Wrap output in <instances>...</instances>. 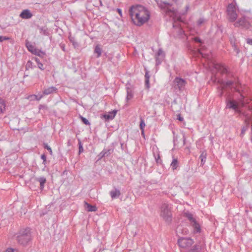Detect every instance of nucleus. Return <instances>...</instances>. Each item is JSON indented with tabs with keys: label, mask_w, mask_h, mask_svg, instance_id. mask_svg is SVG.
Segmentation results:
<instances>
[{
	"label": "nucleus",
	"mask_w": 252,
	"mask_h": 252,
	"mask_svg": "<svg viewBox=\"0 0 252 252\" xmlns=\"http://www.w3.org/2000/svg\"><path fill=\"white\" fill-rule=\"evenodd\" d=\"M5 110V104L2 98H0V114L3 113Z\"/></svg>",
	"instance_id": "obj_21"
},
{
	"label": "nucleus",
	"mask_w": 252,
	"mask_h": 252,
	"mask_svg": "<svg viewBox=\"0 0 252 252\" xmlns=\"http://www.w3.org/2000/svg\"><path fill=\"white\" fill-rule=\"evenodd\" d=\"M94 52L97 54V57H99L101 56V49L98 46L95 47Z\"/></svg>",
	"instance_id": "obj_27"
},
{
	"label": "nucleus",
	"mask_w": 252,
	"mask_h": 252,
	"mask_svg": "<svg viewBox=\"0 0 252 252\" xmlns=\"http://www.w3.org/2000/svg\"><path fill=\"white\" fill-rule=\"evenodd\" d=\"M201 247L199 245H195L193 248L190 250V252H199Z\"/></svg>",
	"instance_id": "obj_29"
},
{
	"label": "nucleus",
	"mask_w": 252,
	"mask_h": 252,
	"mask_svg": "<svg viewBox=\"0 0 252 252\" xmlns=\"http://www.w3.org/2000/svg\"><path fill=\"white\" fill-rule=\"evenodd\" d=\"M31 239L30 230L26 228L20 230L17 236V241L19 244L26 245Z\"/></svg>",
	"instance_id": "obj_4"
},
{
	"label": "nucleus",
	"mask_w": 252,
	"mask_h": 252,
	"mask_svg": "<svg viewBox=\"0 0 252 252\" xmlns=\"http://www.w3.org/2000/svg\"><path fill=\"white\" fill-rule=\"evenodd\" d=\"M145 86L147 88H149L150 87V84H149V79H150V75H149L148 73L147 72L145 73Z\"/></svg>",
	"instance_id": "obj_23"
},
{
	"label": "nucleus",
	"mask_w": 252,
	"mask_h": 252,
	"mask_svg": "<svg viewBox=\"0 0 252 252\" xmlns=\"http://www.w3.org/2000/svg\"><path fill=\"white\" fill-rule=\"evenodd\" d=\"M206 22V20L204 18H199L197 21V25L198 26H200L202 24H204Z\"/></svg>",
	"instance_id": "obj_26"
},
{
	"label": "nucleus",
	"mask_w": 252,
	"mask_h": 252,
	"mask_svg": "<svg viewBox=\"0 0 252 252\" xmlns=\"http://www.w3.org/2000/svg\"><path fill=\"white\" fill-rule=\"evenodd\" d=\"M117 112V110L109 112L108 114L102 115V117L106 120H112L115 117Z\"/></svg>",
	"instance_id": "obj_14"
},
{
	"label": "nucleus",
	"mask_w": 252,
	"mask_h": 252,
	"mask_svg": "<svg viewBox=\"0 0 252 252\" xmlns=\"http://www.w3.org/2000/svg\"><path fill=\"white\" fill-rule=\"evenodd\" d=\"M177 119H178L180 121H183L184 119L182 117H181L180 114H178L177 115Z\"/></svg>",
	"instance_id": "obj_44"
},
{
	"label": "nucleus",
	"mask_w": 252,
	"mask_h": 252,
	"mask_svg": "<svg viewBox=\"0 0 252 252\" xmlns=\"http://www.w3.org/2000/svg\"><path fill=\"white\" fill-rule=\"evenodd\" d=\"M166 4H167V5H170V4L169 3H167Z\"/></svg>",
	"instance_id": "obj_55"
},
{
	"label": "nucleus",
	"mask_w": 252,
	"mask_h": 252,
	"mask_svg": "<svg viewBox=\"0 0 252 252\" xmlns=\"http://www.w3.org/2000/svg\"><path fill=\"white\" fill-rule=\"evenodd\" d=\"M57 88L55 87H50L48 88L45 89L43 91V94L49 95L57 91Z\"/></svg>",
	"instance_id": "obj_15"
},
{
	"label": "nucleus",
	"mask_w": 252,
	"mask_h": 252,
	"mask_svg": "<svg viewBox=\"0 0 252 252\" xmlns=\"http://www.w3.org/2000/svg\"><path fill=\"white\" fill-rule=\"evenodd\" d=\"M241 18L235 23V27L248 29L251 26L252 14L250 11L245 10Z\"/></svg>",
	"instance_id": "obj_2"
},
{
	"label": "nucleus",
	"mask_w": 252,
	"mask_h": 252,
	"mask_svg": "<svg viewBox=\"0 0 252 252\" xmlns=\"http://www.w3.org/2000/svg\"><path fill=\"white\" fill-rule=\"evenodd\" d=\"M215 67L222 73H225L227 72V69L226 68V67L223 65L220 64H216L215 65Z\"/></svg>",
	"instance_id": "obj_18"
},
{
	"label": "nucleus",
	"mask_w": 252,
	"mask_h": 252,
	"mask_svg": "<svg viewBox=\"0 0 252 252\" xmlns=\"http://www.w3.org/2000/svg\"><path fill=\"white\" fill-rule=\"evenodd\" d=\"M247 43L250 45H252V39L248 38L247 40Z\"/></svg>",
	"instance_id": "obj_45"
},
{
	"label": "nucleus",
	"mask_w": 252,
	"mask_h": 252,
	"mask_svg": "<svg viewBox=\"0 0 252 252\" xmlns=\"http://www.w3.org/2000/svg\"><path fill=\"white\" fill-rule=\"evenodd\" d=\"M80 118L84 124H85L86 125H88V126L90 125V124H91L90 123L86 118H85L81 116H80Z\"/></svg>",
	"instance_id": "obj_30"
},
{
	"label": "nucleus",
	"mask_w": 252,
	"mask_h": 252,
	"mask_svg": "<svg viewBox=\"0 0 252 252\" xmlns=\"http://www.w3.org/2000/svg\"><path fill=\"white\" fill-rule=\"evenodd\" d=\"M176 232L178 235H179V234L185 235V234H188V230L187 228H184L181 226H179L177 228Z\"/></svg>",
	"instance_id": "obj_16"
},
{
	"label": "nucleus",
	"mask_w": 252,
	"mask_h": 252,
	"mask_svg": "<svg viewBox=\"0 0 252 252\" xmlns=\"http://www.w3.org/2000/svg\"><path fill=\"white\" fill-rule=\"evenodd\" d=\"M178 243L181 248L188 249L193 244V241L189 238L182 237L178 239Z\"/></svg>",
	"instance_id": "obj_9"
},
{
	"label": "nucleus",
	"mask_w": 252,
	"mask_h": 252,
	"mask_svg": "<svg viewBox=\"0 0 252 252\" xmlns=\"http://www.w3.org/2000/svg\"><path fill=\"white\" fill-rule=\"evenodd\" d=\"M128 12L131 21L137 26L143 25L150 18V11L142 5L135 4L131 6Z\"/></svg>",
	"instance_id": "obj_1"
},
{
	"label": "nucleus",
	"mask_w": 252,
	"mask_h": 252,
	"mask_svg": "<svg viewBox=\"0 0 252 252\" xmlns=\"http://www.w3.org/2000/svg\"><path fill=\"white\" fill-rule=\"evenodd\" d=\"M173 1H174V2H177V0H172Z\"/></svg>",
	"instance_id": "obj_54"
},
{
	"label": "nucleus",
	"mask_w": 252,
	"mask_h": 252,
	"mask_svg": "<svg viewBox=\"0 0 252 252\" xmlns=\"http://www.w3.org/2000/svg\"><path fill=\"white\" fill-rule=\"evenodd\" d=\"M26 46L30 52L35 55L41 57L45 55V53L43 51L36 49L34 46L29 42L26 43Z\"/></svg>",
	"instance_id": "obj_10"
},
{
	"label": "nucleus",
	"mask_w": 252,
	"mask_h": 252,
	"mask_svg": "<svg viewBox=\"0 0 252 252\" xmlns=\"http://www.w3.org/2000/svg\"><path fill=\"white\" fill-rule=\"evenodd\" d=\"M78 141H79V143H78V145H79V153H81L82 152H83V146L81 144V141L80 139H78Z\"/></svg>",
	"instance_id": "obj_33"
},
{
	"label": "nucleus",
	"mask_w": 252,
	"mask_h": 252,
	"mask_svg": "<svg viewBox=\"0 0 252 252\" xmlns=\"http://www.w3.org/2000/svg\"><path fill=\"white\" fill-rule=\"evenodd\" d=\"M35 61L37 63V64L39 63H40V61H39V59L37 58H35Z\"/></svg>",
	"instance_id": "obj_49"
},
{
	"label": "nucleus",
	"mask_w": 252,
	"mask_h": 252,
	"mask_svg": "<svg viewBox=\"0 0 252 252\" xmlns=\"http://www.w3.org/2000/svg\"><path fill=\"white\" fill-rule=\"evenodd\" d=\"M36 180L40 183V189H43L44 187V184L46 182V179L44 177H40L36 178Z\"/></svg>",
	"instance_id": "obj_17"
},
{
	"label": "nucleus",
	"mask_w": 252,
	"mask_h": 252,
	"mask_svg": "<svg viewBox=\"0 0 252 252\" xmlns=\"http://www.w3.org/2000/svg\"><path fill=\"white\" fill-rule=\"evenodd\" d=\"M106 157H108L112 153L111 149H104L103 151Z\"/></svg>",
	"instance_id": "obj_31"
},
{
	"label": "nucleus",
	"mask_w": 252,
	"mask_h": 252,
	"mask_svg": "<svg viewBox=\"0 0 252 252\" xmlns=\"http://www.w3.org/2000/svg\"><path fill=\"white\" fill-rule=\"evenodd\" d=\"M5 252H18V251L16 249L8 248L6 250Z\"/></svg>",
	"instance_id": "obj_34"
},
{
	"label": "nucleus",
	"mask_w": 252,
	"mask_h": 252,
	"mask_svg": "<svg viewBox=\"0 0 252 252\" xmlns=\"http://www.w3.org/2000/svg\"><path fill=\"white\" fill-rule=\"evenodd\" d=\"M69 39H70V41L72 43V44L74 47L78 46L77 42L75 41V40L73 38H70Z\"/></svg>",
	"instance_id": "obj_36"
},
{
	"label": "nucleus",
	"mask_w": 252,
	"mask_h": 252,
	"mask_svg": "<svg viewBox=\"0 0 252 252\" xmlns=\"http://www.w3.org/2000/svg\"><path fill=\"white\" fill-rule=\"evenodd\" d=\"M38 67H39V68H40V69L41 70H44V65L42 63H39L38 64Z\"/></svg>",
	"instance_id": "obj_42"
},
{
	"label": "nucleus",
	"mask_w": 252,
	"mask_h": 252,
	"mask_svg": "<svg viewBox=\"0 0 252 252\" xmlns=\"http://www.w3.org/2000/svg\"><path fill=\"white\" fill-rule=\"evenodd\" d=\"M236 80L234 79L233 80H228V81H224L222 80L220 82V85L221 87V92L220 93V95L221 96L223 94V90L225 89L226 88H234L236 85Z\"/></svg>",
	"instance_id": "obj_8"
},
{
	"label": "nucleus",
	"mask_w": 252,
	"mask_h": 252,
	"mask_svg": "<svg viewBox=\"0 0 252 252\" xmlns=\"http://www.w3.org/2000/svg\"><path fill=\"white\" fill-rule=\"evenodd\" d=\"M170 166L172 170H174L175 169H177V167H178V161L177 159L174 158L170 164Z\"/></svg>",
	"instance_id": "obj_22"
},
{
	"label": "nucleus",
	"mask_w": 252,
	"mask_h": 252,
	"mask_svg": "<svg viewBox=\"0 0 252 252\" xmlns=\"http://www.w3.org/2000/svg\"><path fill=\"white\" fill-rule=\"evenodd\" d=\"M246 128H245V127H244L242 130V132H241V134H243L245 132V131H246Z\"/></svg>",
	"instance_id": "obj_51"
},
{
	"label": "nucleus",
	"mask_w": 252,
	"mask_h": 252,
	"mask_svg": "<svg viewBox=\"0 0 252 252\" xmlns=\"http://www.w3.org/2000/svg\"><path fill=\"white\" fill-rule=\"evenodd\" d=\"M160 56L163 57V52L161 49H159L158 51L157 57H156V62H157V64L160 63L159 61H158V57H159Z\"/></svg>",
	"instance_id": "obj_24"
},
{
	"label": "nucleus",
	"mask_w": 252,
	"mask_h": 252,
	"mask_svg": "<svg viewBox=\"0 0 252 252\" xmlns=\"http://www.w3.org/2000/svg\"><path fill=\"white\" fill-rule=\"evenodd\" d=\"M41 158L43 160V163L44 164H46V156L44 154L42 155L41 156Z\"/></svg>",
	"instance_id": "obj_41"
},
{
	"label": "nucleus",
	"mask_w": 252,
	"mask_h": 252,
	"mask_svg": "<svg viewBox=\"0 0 252 252\" xmlns=\"http://www.w3.org/2000/svg\"><path fill=\"white\" fill-rule=\"evenodd\" d=\"M20 17L24 19H29L32 17V14L28 9L23 10L20 14Z\"/></svg>",
	"instance_id": "obj_13"
},
{
	"label": "nucleus",
	"mask_w": 252,
	"mask_h": 252,
	"mask_svg": "<svg viewBox=\"0 0 252 252\" xmlns=\"http://www.w3.org/2000/svg\"><path fill=\"white\" fill-rule=\"evenodd\" d=\"M117 11L118 12V13H119V14L122 16V10L120 8H118L117 9Z\"/></svg>",
	"instance_id": "obj_48"
},
{
	"label": "nucleus",
	"mask_w": 252,
	"mask_h": 252,
	"mask_svg": "<svg viewBox=\"0 0 252 252\" xmlns=\"http://www.w3.org/2000/svg\"><path fill=\"white\" fill-rule=\"evenodd\" d=\"M171 209V206L166 203H162L160 207V216L168 223H170L172 220Z\"/></svg>",
	"instance_id": "obj_3"
},
{
	"label": "nucleus",
	"mask_w": 252,
	"mask_h": 252,
	"mask_svg": "<svg viewBox=\"0 0 252 252\" xmlns=\"http://www.w3.org/2000/svg\"><path fill=\"white\" fill-rule=\"evenodd\" d=\"M35 77H36L37 78H39V72H37L35 74Z\"/></svg>",
	"instance_id": "obj_50"
},
{
	"label": "nucleus",
	"mask_w": 252,
	"mask_h": 252,
	"mask_svg": "<svg viewBox=\"0 0 252 252\" xmlns=\"http://www.w3.org/2000/svg\"><path fill=\"white\" fill-rule=\"evenodd\" d=\"M86 208L89 212H94L96 210V207L85 202Z\"/></svg>",
	"instance_id": "obj_20"
},
{
	"label": "nucleus",
	"mask_w": 252,
	"mask_h": 252,
	"mask_svg": "<svg viewBox=\"0 0 252 252\" xmlns=\"http://www.w3.org/2000/svg\"><path fill=\"white\" fill-rule=\"evenodd\" d=\"M185 216L189 221L191 225L193 228L194 232H199L200 231V225L196 219L193 217V215L189 212H187L185 213Z\"/></svg>",
	"instance_id": "obj_7"
},
{
	"label": "nucleus",
	"mask_w": 252,
	"mask_h": 252,
	"mask_svg": "<svg viewBox=\"0 0 252 252\" xmlns=\"http://www.w3.org/2000/svg\"><path fill=\"white\" fill-rule=\"evenodd\" d=\"M110 193L111 197L112 198H115L118 197L121 194L120 191L118 189H115L114 190H112L110 191Z\"/></svg>",
	"instance_id": "obj_19"
},
{
	"label": "nucleus",
	"mask_w": 252,
	"mask_h": 252,
	"mask_svg": "<svg viewBox=\"0 0 252 252\" xmlns=\"http://www.w3.org/2000/svg\"><path fill=\"white\" fill-rule=\"evenodd\" d=\"M194 40L195 42H198V43H201V42L200 39L199 37H194Z\"/></svg>",
	"instance_id": "obj_43"
},
{
	"label": "nucleus",
	"mask_w": 252,
	"mask_h": 252,
	"mask_svg": "<svg viewBox=\"0 0 252 252\" xmlns=\"http://www.w3.org/2000/svg\"><path fill=\"white\" fill-rule=\"evenodd\" d=\"M35 96H36V99L37 100H40L42 97V95H40L39 97H37V96H36V95Z\"/></svg>",
	"instance_id": "obj_52"
},
{
	"label": "nucleus",
	"mask_w": 252,
	"mask_h": 252,
	"mask_svg": "<svg viewBox=\"0 0 252 252\" xmlns=\"http://www.w3.org/2000/svg\"><path fill=\"white\" fill-rule=\"evenodd\" d=\"M167 13H169V14L170 13H171L172 14H174L175 13V10H170L167 11Z\"/></svg>",
	"instance_id": "obj_46"
},
{
	"label": "nucleus",
	"mask_w": 252,
	"mask_h": 252,
	"mask_svg": "<svg viewBox=\"0 0 252 252\" xmlns=\"http://www.w3.org/2000/svg\"><path fill=\"white\" fill-rule=\"evenodd\" d=\"M126 88L127 93L126 100V101H128L133 98L134 87L130 83H127L126 84Z\"/></svg>",
	"instance_id": "obj_12"
},
{
	"label": "nucleus",
	"mask_w": 252,
	"mask_h": 252,
	"mask_svg": "<svg viewBox=\"0 0 252 252\" xmlns=\"http://www.w3.org/2000/svg\"><path fill=\"white\" fill-rule=\"evenodd\" d=\"M44 147L49 152L51 155H52V151L50 147H49L47 144H46Z\"/></svg>",
	"instance_id": "obj_39"
},
{
	"label": "nucleus",
	"mask_w": 252,
	"mask_h": 252,
	"mask_svg": "<svg viewBox=\"0 0 252 252\" xmlns=\"http://www.w3.org/2000/svg\"><path fill=\"white\" fill-rule=\"evenodd\" d=\"M189 8V6H186V9H187V10H188Z\"/></svg>",
	"instance_id": "obj_53"
},
{
	"label": "nucleus",
	"mask_w": 252,
	"mask_h": 252,
	"mask_svg": "<svg viewBox=\"0 0 252 252\" xmlns=\"http://www.w3.org/2000/svg\"><path fill=\"white\" fill-rule=\"evenodd\" d=\"M231 43L232 44L233 46L234 47V50L236 51V53H239V50L238 49H237V46L236 45H235V43L233 42V41H232V40H231Z\"/></svg>",
	"instance_id": "obj_37"
},
{
	"label": "nucleus",
	"mask_w": 252,
	"mask_h": 252,
	"mask_svg": "<svg viewBox=\"0 0 252 252\" xmlns=\"http://www.w3.org/2000/svg\"><path fill=\"white\" fill-rule=\"evenodd\" d=\"M206 155L202 153L199 156V159L201 160V165H203L206 160Z\"/></svg>",
	"instance_id": "obj_25"
},
{
	"label": "nucleus",
	"mask_w": 252,
	"mask_h": 252,
	"mask_svg": "<svg viewBox=\"0 0 252 252\" xmlns=\"http://www.w3.org/2000/svg\"><path fill=\"white\" fill-rule=\"evenodd\" d=\"M145 126V124L144 121L143 120H141L140 123V128L142 131V133L143 134V128Z\"/></svg>",
	"instance_id": "obj_32"
},
{
	"label": "nucleus",
	"mask_w": 252,
	"mask_h": 252,
	"mask_svg": "<svg viewBox=\"0 0 252 252\" xmlns=\"http://www.w3.org/2000/svg\"><path fill=\"white\" fill-rule=\"evenodd\" d=\"M200 54L201 55L202 57H203V58H208V54H206V53H203L202 51L201 50H200L199 51Z\"/></svg>",
	"instance_id": "obj_35"
},
{
	"label": "nucleus",
	"mask_w": 252,
	"mask_h": 252,
	"mask_svg": "<svg viewBox=\"0 0 252 252\" xmlns=\"http://www.w3.org/2000/svg\"><path fill=\"white\" fill-rule=\"evenodd\" d=\"M155 159L158 163H159L160 162V159L159 154L157 155V156H156L155 155Z\"/></svg>",
	"instance_id": "obj_40"
},
{
	"label": "nucleus",
	"mask_w": 252,
	"mask_h": 252,
	"mask_svg": "<svg viewBox=\"0 0 252 252\" xmlns=\"http://www.w3.org/2000/svg\"><path fill=\"white\" fill-rule=\"evenodd\" d=\"M9 39V38L8 37L0 35V42H2L4 40H8Z\"/></svg>",
	"instance_id": "obj_38"
},
{
	"label": "nucleus",
	"mask_w": 252,
	"mask_h": 252,
	"mask_svg": "<svg viewBox=\"0 0 252 252\" xmlns=\"http://www.w3.org/2000/svg\"><path fill=\"white\" fill-rule=\"evenodd\" d=\"M99 156H100V158H103V157H106V156L105 155V154H104V153H103V151H102V152L99 154Z\"/></svg>",
	"instance_id": "obj_47"
},
{
	"label": "nucleus",
	"mask_w": 252,
	"mask_h": 252,
	"mask_svg": "<svg viewBox=\"0 0 252 252\" xmlns=\"http://www.w3.org/2000/svg\"><path fill=\"white\" fill-rule=\"evenodd\" d=\"M237 8L233 3L229 4L227 8L228 18L231 22L235 21L237 18Z\"/></svg>",
	"instance_id": "obj_6"
},
{
	"label": "nucleus",
	"mask_w": 252,
	"mask_h": 252,
	"mask_svg": "<svg viewBox=\"0 0 252 252\" xmlns=\"http://www.w3.org/2000/svg\"><path fill=\"white\" fill-rule=\"evenodd\" d=\"M245 102L244 100H240L237 101L235 100H227L226 101V108L232 109L236 113L240 114L241 113L240 108L243 106Z\"/></svg>",
	"instance_id": "obj_5"
},
{
	"label": "nucleus",
	"mask_w": 252,
	"mask_h": 252,
	"mask_svg": "<svg viewBox=\"0 0 252 252\" xmlns=\"http://www.w3.org/2000/svg\"><path fill=\"white\" fill-rule=\"evenodd\" d=\"M174 85L175 87H177L179 90H183L185 89V87L187 84V82L185 80L176 77L174 81Z\"/></svg>",
	"instance_id": "obj_11"
},
{
	"label": "nucleus",
	"mask_w": 252,
	"mask_h": 252,
	"mask_svg": "<svg viewBox=\"0 0 252 252\" xmlns=\"http://www.w3.org/2000/svg\"><path fill=\"white\" fill-rule=\"evenodd\" d=\"M251 128L252 129V125H251Z\"/></svg>",
	"instance_id": "obj_56"
},
{
	"label": "nucleus",
	"mask_w": 252,
	"mask_h": 252,
	"mask_svg": "<svg viewBox=\"0 0 252 252\" xmlns=\"http://www.w3.org/2000/svg\"><path fill=\"white\" fill-rule=\"evenodd\" d=\"M33 67V63L31 61H28L26 65V70H29L30 68Z\"/></svg>",
	"instance_id": "obj_28"
}]
</instances>
